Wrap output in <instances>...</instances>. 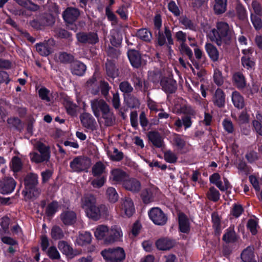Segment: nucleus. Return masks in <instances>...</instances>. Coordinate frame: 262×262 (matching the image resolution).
Wrapping results in <instances>:
<instances>
[{
    "mask_svg": "<svg viewBox=\"0 0 262 262\" xmlns=\"http://www.w3.org/2000/svg\"><path fill=\"white\" fill-rule=\"evenodd\" d=\"M91 105L95 117H101L106 126H113L115 123L116 117L110 105L102 99H94L91 101Z\"/></svg>",
    "mask_w": 262,
    "mask_h": 262,
    "instance_id": "1",
    "label": "nucleus"
},
{
    "mask_svg": "<svg viewBox=\"0 0 262 262\" xmlns=\"http://www.w3.org/2000/svg\"><path fill=\"white\" fill-rule=\"evenodd\" d=\"M216 29H212L208 34L210 40L218 46L222 45L223 43L229 44L232 38V34L228 24L221 21L216 24Z\"/></svg>",
    "mask_w": 262,
    "mask_h": 262,
    "instance_id": "2",
    "label": "nucleus"
},
{
    "mask_svg": "<svg viewBox=\"0 0 262 262\" xmlns=\"http://www.w3.org/2000/svg\"><path fill=\"white\" fill-rule=\"evenodd\" d=\"M101 254L106 262H123L126 256L124 249L119 247L104 249Z\"/></svg>",
    "mask_w": 262,
    "mask_h": 262,
    "instance_id": "3",
    "label": "nucleus"
},
{
    "mask_svg": "<svg viewBox=\"0 0 262 262\" xmlns=\"http://www.w3.org/2000/svg\"><path fill=\"white\" fill-rule=\"evenodd\" d=\"M85 213L88 217L97 221L102 216L107 217L109 215V207L104 204L98 206L95 204L90 208H86Z\"/></svg>",
    "mask_w": 262,
    "mask_h": 262,
    "instance_id": "4",
    "label": "nucleus"
},
{
    "mask_svg": "<svg viewBox=\"0 0 262 262\" xmlns=\"http://www.w3.org/2000/svg\"><path fill=\"white\" fill-rule=\"evenodd\" d=\"M91 165V160L88 157L83 156L75 158L70 164L72 170L77 172L86 170Z\"/></svg>",
    "mask_w": 262,
    "mask_h": 262,
    "instance_id": "5",
    "label": "nucleus"
},
{
    "mask_svg": "<svg viewBox=\"0 0 262 262\" xmlns=\"http://www.w3.org/2000/svg\"><path fill=\"white\" fill-rule=\"evenodd\" d=\"M148 214L150 219L156 225L162 226L167 222L166 215L159 208H152L149 211Z\"/></svg>",
    "mask_w": 262,
    "mask_h": 262,
    "instance_id": "6",
    "label": "nucleus"
},
{
    "mask_svg": "<svg viewBox=\"0 0 262 262\" xmlns=\"http://www.w3.org/2000/svg\"><path fill=\"white\" fill-rule=\"evenodd\" d=\"M155 33L157 36V38L158 44L160 46H163L166 43V38L167 39V43L168 45L173 44L171 31L168 26H164V32L159 30L158 32L156 31Z\"/></svg>",
    "mask_w": 262,
    "mask_h": 262,
    "instance_id": "7",
    "label": "nucleus"
},
{
    "mask_svg": "<svg viewBox=\"0 0 262 262\" xmlns=\"http://www.w3.org/2000/svg\"><path fill=\"white\" fill-rule=\"evenodd\" d=\"M76 38L79 42L84 44H95L99 40L98 35L95 32H79L76 34Z\"/></svg>",
    "mask_w": 262,
    "mask_h": 262,
    "instance_id": "8",
    "label": "nucleus"
},
{
    "mask_svg": "<svg viewBox=\"0 0 262 262\" xmlns=\"http://www.w3.org/2000/svg\"><path fill=\"white\" fill-rule=\"evenodd\" d=\"M122 236V232L120 227L114 225L108 228V232L106 238H105L106 243H113L116 242L120 241Z\"/></svg>",
    "mask_w": 262,
    "mask_h": 262,
    "instance_id": "9",
    "label": "nucleus"
},
{
    "mask_svg": "<svg viewBox=\"0 0 262 262\" xmlns=\"http://www.w3.org/2000/svg\"><path fill=\"white\" fill-rule=\"evenodd\" d=\"M80 15L79 10L75 8L68 7L63 12L64 20L68 24H73Z\"/></svg>",
    "mask_w": 262,
    "mask_h": 262,
    "instance_id": "10",
    "label": "nucleus"
},
{
    "mask_svg": "<svg viewBox=\"0 0 262 262\" xmlns=\"http://www.w3.org/2000/svg\"><path fill=\"white\" fill-rule=\"evenodd\" d=\"M54 45V40L50 39L47 41L36 44V49L40 55L46 56L52 52V47Z\"/></svg>",
    "mask_w": 262,
    "mask_h": 262,
    "instance_id": "11",
    "label": "nucleus"
},
{
    "mask_svg": "<svg viewBox=\"0 0 262 262\" xmlns=\"http://www.w3.org/2000/svg\"><path fill=\"white\" fill-rule=\"evenodd\" d=\"M60 219L65 225H72L76 222L77 215L73 210H66L61 213Z\"/></svg>",
    "mask_w": 262,
    "mask_h": 262,
    "instance_id": "12",
    "label": "nucleus"
},
{
    "mask_svg": "<svg viewBox=\"0 0 262 262\" xmlns=\"http://www.w3.org/2000/svg\"><path fill=\"white\" fill-rule=\"evenodd\" d=\"M16 186V182L13 178L4 179L0 183V192L3 194L12 192Z\"/></svg>",
    "mask_w": 262,
    "mask_h": 262,
    "instance_id": "13",
    "label": "nucleus"
},
{
    "mask_svg": "<svg viewBox=\"0 0 262 262\" xmlns=\"http://www.w3.org/2000/svg\"><path fill=\"white\" fill-rule=\"evenodd\" d=\"M123 187L126 190L134 193L138 192L141 189L140 182L134 178H127L122 183Z\"/></svg>",
    "mask_w": 262,
    "mask_h": 262,
    "instance_id": "14",
    "label": "nucleus"
},
{
    "mask_svg": "<svg viewBox=\"0 0 262 262\" xmlns=\"http://www.w3.org/2000/svg\"><path fill=\"white\" fill-rule=\"evenodd\" d=\"M160 84L163 90L167 93H173L177 89L176 81L171 78L164 77L161 79Z\"/></svg>",
    "mask_w": 262,
    "mask_h": 262,
    "instance_id": "15",
    "label": "nucleus"
},
{
    "mask_svg": "<svg viewBox=\"0 0 262 262\" xmlns=\"http://www.w3.org/2000/svg\"><path fill=\"white\" fill-rule=\"evenodd\" d=\"M121 209L124 211L127 217H130L135 212V207L132 200L127 196H125L121 201Z\"/></svg>",
    "mask_w": 262,
    "mask_h": 262,
    "instance_id": "16",
    "label": "nucleus"
},
{
    "mask_svg": "<svg viewBox=\"0 0 262 262\" xmlns=\"http://www.w3.org/2000/svg\"><path fill=\"white\" fill-rule=\"evenodd\" d=\"M58 247L60 251L70 258H72L81 253L77 250H74L67 242L63 241L59 242Z\"/></svg>",
    "mask_w": 262,
    "mask_h": 262,
    "instance_id": "17",
    "label": "nucleus"
},
{
    "mask_svg": "<svg viewBox=\"0 0 262 262\" xmlns=\"http://www.w3.org/2000/svg\"><path fill=\"white\" fill-rule=\"evenodd\" d=\"M175 245L173 240L164 237L161 238L156 242L157 248L160 250L166 251L171 249Z\"/></svg>",
    "mask_w": 262,
    "mask_h": 262,
    "instance_id": "18",
    "label": "nucleus"
},
{
    "mask_svg": "<svg viewBox=\"0 0 262 262\" xmlns=\"http://www.w3.org/2000/svg\"><path fill=\"white\" fill-rule=\"evenodd\" d=\"M127 55L130 63L134 67L138 68L141 66V57L138 51L135 50H129Z\"/></svg>",
    "mask_w": 262,
    "mask_h": 262,
    "instance_id": "19",
    "label": "nucleus"
},
{
    "mask_svg": "<svg viewBox=\"0 0 262 262\" xmlns=\"http://www.w3.org/2000/svg\"><path fill=\"white\" fill-rule=\"evenodd\" d=\"M80 120L83 126L93 130L95 128L96 122L92 115L89 113H83L80 115Z\"/></svg>",
    "mask_w": 262,
    "mask_h": 262,
    "instance_id": "20",
    "label": "nucleus"
},
{
    "mask_svg": "<svg viewBox=\"0 0 262 262\" xmlns=\"http://www.w3.org/2000/svg\"><path fill=\"white\" fill-rule=\"evenodd\" d=\"M96 204V198L92 194H86L81 199V206L85 210Z\"/></svg>",
    "mask_w": 262,
    "mask_h": 262,
    "instance_id": "21",
    "label": "nucleus"
},
{
    "mask_svg": "<svg viewBox=\"0 0 262 262\" xmlns=\"http://www.w3.org/2000/svg\"><path fill=\"white\" fill-rule=\"evenodd\" d=\"M227 0H214L213 11L216 15L224 13L227 10Z\"/></svg>",
    "mask_w": 262,
    "mask_h": 262,
    "instance_id": "22",
    "label": "nucleus"
},
{
    "mask_svg": "<svg viewBox=\"0 0 262 262\" xmlns=\"http://www.w3.org/2000/svg\"><path fill=\"white\" fill-rule=\"evenodd\" d=\"M148 137L149 141L156 147L160 148L163 146V141L162 138L158 132H149L148 133Z\"/></svg>",
    "mask_w": 262,
    "mask_h": 262,
    "instance_id": "23",
    "label": "nucleus"
},
{
    "mask_svg": "<svg viewBox=\"0 0 262 262\" xmlns=\"http://www.w3.org/2000/svg\"><path fill=\"white\" fill-rule=\"evenodd\" d=\"M37 176L34 173L28 174L24 179V184L26 189H33L38 184Z\"/></svg>",
    "mask_w": 262,
    "mask_h": 262,
    "instance_id": "24",
    "label": "nucleus"
},
{
    "mask_svg": "<svg viewBox=\"0 0 262 262\" xmlns=\"http://www.w3.org/2000/svg\"><path fill=\"white\" fill-rule=\"evenodd\" d=\"M126 173L120 169H115L111 171V179L116 182H124L127 178Z\"/></svg>",
    "mask_w": 262,
    "mask_h": 262,
    "instance_id": "25",
    "label": "nucleus"
},
{
    "mask_svg": "<svg viewBox=\"0 0 262 262\" xmlns=\"http://www.w3.org/2000/svg\"><path fill=\"white\" fill-rule=\"evenodd\" d=\"M85 86L86 88L91 91L94 95L98 94L99 92V84L97 81L95 74L90 78L86 82Z\"/></svg>",
    "mask_w": 262,
    "mask_h": 262,
    "instance_id": "26",
    "label": "nucleus"
},
{
    "mask_svg": "<svg viewBox=\"0 0 262 262\" xmlns=\"http://www.w3.org/2000/svg\"><path fill=\"white\" fill-rule=\"evenodd\" d=\"M109 227L104 225H100L98 226L94 232V235L97 239L101 240L104 239L105 242V238H106Z\"/></svg>",
    "mask_w": 262,
    "mask_h": 262,
    "instance_id": "27",
    "label": "nucleus"
},
{
    "mask_svg": "<svg viewBox=\"0 0 262 262\" xmlns=\"http://www.w3.org/2000/svg\"><path fill=\"white\" fill-rule=\"evenodd\" d=\"M212 101L214 104L219 107L224 106L225 97L224 93L222 90L218 89L216 90L213 97Z\"/></svg>",
    "mask_w": 262,
    "mask_h": 262,
    "instance_id": "28",
    "label": "nucleus"
},
{
    "mask_svg": "<svg viewBox=\"0 0 262 262\" xmlns=\"http://www.w3.org/2000/svg\"><path fill=\"white\" fill-rule=\"evenodd\" d=\"M105 69L108 76L114 78L118 76L119 72L115 67V64L111 60H107L105 63Z\"/></svg>",
    "mask_w": 262,
    "mask_h": 262,
    "instance_id": "29",
    "label": "nucleus"
},
{
    "mask_svg": "<svg viewBox=\"0 0 262 262\" xmlns=\"http://www.w3.org/2000/svg\"><path fill=\"white\" fill-rule=\"evenodd\" d=\"M205 48L211 59L214 61H217L219 59L220 54L217 48L211 43L206 44Z\"/></svg>",
    "mask_w": 262,
    "mask_h": 262,
    "instance_id": "30",
    "label": "nucleus"
},
{
    "mask_svg": "<svg viewBox=\"0 0 262 262\" xmlns=\"http://www.w3.org/2000/svg\"><path fill=\"white\" fill-rule=\"evenodd\" d=\"M241 256L242 262H256L254 258L253 247H247L242 252Z\"/></svg>",
    "mask_w": 262,
    "mask_h": 262,
    "instance_id": "31",
    "label": "nucleus"
},
{
    "mask_svg": "<svg viewBox=\"0 0 262 262\" xmlns=\"http://www.w3.org/2000/svg\"><path fill=\"white\" fill-rule=\"evenodd\" d=\"M179 224L180 231L183 233H187L190 230L189 221L183 213L179 215Z\"/></svg>",
    "mask_w": 262,
    "mask_h": 262,
    "instance_id": "32",
    "label": "nucleus"
},
{
    "mask_svg": "<svg viewBox=\"0 0 262 262\" xmlns=\"http://www.w3.org/2000/svg\"><path fill=\"white\" fill-rule=\"evenodd\" d=\"M71 70L73 74L81 76L86 70V66L82 62L76 61L71 64Z\"/></svg>",
    "mask_w": 262,
    "mask_h": 262,
    "instance_id": "33",
    "label": "nucleus"
},
{
    "mask_svg": "<svg viewBox=\"0 0 262 262\" xmlns=\"http://www.w3.org/2000/svg\"><path fill=\"white\" fill-rule=\"evenodd\" d=\"M155 190L152 188H146L141 193V198L145 204H148L154 201Z\"/></svg>",
    "mask_w": 262,
    "mask_h": 262,
    "instance_id": "34",
    "label": "nucleus"
},
{
    "mask_svg": "<svg viewBox=\"0 0 262 262\" xmlns=\"http://www.w3.org/2000/svg\"><path fill=\"white\" fill-rule=\"evenodd\" d=\"M238 239V236L233 228H229L223 237V240L226 243H234Z\"/></svg>",
    "mask_w": 262,
    "mask_h": 262,
    "instance_id": "35",
    "label": "nucleus"
},
{
    "mask_svg": "<svg viewBox=\"0 0 262 262\" xmlns=\"http://www.w3.org/2000/svg\"><path fill=\"white\" fill-rule=\"evenodd\" d=\"M232 100L234 105L238 108H242L245 105L243 97L237 92L232 93Z\"/></svg>",
    "mask_w": 262,
    "mask_h": 262,
    "instance_id": "36",
    "label": "nucleus"
},
{
    "mask_svg": "<svg viewBox=\"0 0 262 262\" xmlns=\"http://www.w3.org/2000/svg\"><path fill=\"white\" fill-rule=\"evenodd\" d=\"M105 194L107 199L111 203H114L118 200V194L116 189L112 187H110L106 189Z\"/></svg>",
    "mask_w": 262,
    "mask_h": 262,
    "instance_id": "37",
    "label": "nucleus"
},
{
    "mask_svg": "<svg viewBox=\"0 0 262 262\" xmlns=\"http://www.w3.org/2000/svg\"><path fill=\"white\" fill-rule=\"evenodd\" d=\"M58 61L63 63H70L74 60V56L67 52H60L56 55Z\"/></svg>",
    "mask_w": 262,
    "mask_h": 262,
    "instance_id": "38",
    "label": "nucleus"
},
{
    "mask_svg": "<svg viewBox=\"0 0 262 262\" xmlns=\"http://www.w3.org/2000/svg\"><path fill=\"white\" fill-rule=\"evenodd\" d=\"M137 36L140 39L147 42L150 41L152 38L151 32L147 29L139 30L137 33Z\"/></svg>",
    "mask_w": 262,
    "mask_h": 262,
    "instance_id": "39",
    "label": "nucleus"
},
{
    "mask_svg": "<svg viewBox=\"0 0 262 262\" xmlns=\"http://www.w3.org/2000/svg\"><path fill=\"white\" fill-rule=\"evenodd\" d=\"M41 24L44 26H51L55 23L54 17L50 14H45L39 17Z\"/></svg>",
    "mask_w": 262,
    "mask_h": 262,
    "instance_id": "40",
    "label": "nucleus"
},
{
    "mask_svg": "<svg viewBox=\"0 0 262 262\" xmlns=\"http://www.w3.org/2000/svg\"><path fill=\"white\" fill-rule=\"evenodd\" d=\"M76 242L79 245L81 246L90 244L91 242V234L87 232L83 234H80L77 238Z\"/></svg>",
    "mask_w": 262,
    "mask_h": 262,
    "instance_id": "41",
    "label": "nucleus"
},
{
    "mask_svg": "<svg viewBox=\"0 0 262 262\" xmlns=\"http://www.w3.org/2000/svg\"><path fill=\"white\" fill-rule=\"evenodd\" d=\"M51 234L52 238L55 240L60 239L64 237V233L60 227L54 226L51 229Z\"/></svg>",
    "mask_w": 262,
    "mask_h": 262,
    "instance_id": "42",
    "label": "nucleus"
},
{
    "mask_svg": "<svg viewBox=\"0 0 262 262\" xmlns=\"http://www.w3.org/2000/svg\"><path fill=\"white\" fill-rule=\"evenodd\" d=\"M30 158L33 162L37 163L47 161L49 159L46 155L38 154L36 152L30 154Z\"/></svg>",
    "mask_w": 262,
    "mask_h": 262,
    "instance_id": "43",
    "label": "nucleus"
},
{
    "mask_svg": "<svg viewBox=\"0 0 262 262\" xmlns=\"http://www.w3.org/2000/svg\"><path fill=\"white\" fill-rule=\"evenodd\" d=\"M35 147L41 155H46L48 158H50V149L49 147L40 142H37L35 144Z\"/></svg>",
    "mask_w": 262,
    "mask_h": 262,
    "instance_id": "44",
    "label": "nucleus"
},
{
    "mask_svg": "<svg viewBox=\"0 0 262 262\" xmlns=\"http://www.w3.org/2000/svg\"><path fill=\"white\" fill-rule=\"evenodd\" d=\"M234 82L238 88H243L245 86V80L243 75L241 73H236L233 76Z\"/></svg>",
    "mask_w": 262,
    "mask_h": 262,
    "instance_id": "45",
    "label": "nucleus"
},
{
    "mask_svg": "<svg viewBox=\"0 0 262 262\" xmlns=\"http://www.w3.org/2000/svg\"><path fill=\"white\" fill-rule=\"evenodd\" d=\"M22 167L21 160L17 157H14L12 159L11 167L14 172L19 171Z\"/></svg>",
    "mask_w": 262,
    "mask_h": 262,
    "instance_id": "46",
    "label": "nucleus"
},
{
    "mask_svg": "<svg viewBox=\"0 0 262 262\" xmlns=\"http://www.w3.org/2000/svg\"><path fill=\"white\" fill-rule=\"evenodd\" d=\"M105 166L101 162L96 163L92 168V173L94 176L101 174L104 170Z\"/></svg>",
    "mask_w": 262,
    "mask_h": 262,
    "instance_id": "47",
    "label": "nucleus"
},
{
    "mask_svg": "<svg viewBox=\"0 0 262 262\" xmlns=\"http://www.w3.org/2000/svg\"><path fill=\"white\" fill-rule=\"evenodd\" d=\"M208 198L209 200L214 202L217 201L220 199V193L214 187L210 188L207 193Z\"/></svg>",
    "mask_w": 262,
    "mask_h": 262,
    "instance_id": "48",
    "label": "nucleus"
},
{
    "mask_svg": "<svg viewBox=\"0 0 262 262\" xmlns=\"http://www.w3.org/2000/svg\"><path fill=\"white\" fill-rule=\"evenodd\" d=\"M58 203L53 202L49 204L46 209V213L48 216H52L57 210Z\"/></svg>",
    "mask_w": 262,
    "mask_h": 262,
    "instance_id": "49",
    "label": "nucleus"
},
{
    "mask_svg": "<svg viewBox=\"0 0 262 262\" xmlns=\"http://www.w3.org/2000/svg\"><path fill=\"white\" fill-rule=\"evenodd\" d=\"M180 23L184 25L186 28L190 30H195V25L192 21L186 16H182L180 19Z\"/></svg>",
    "mask_w": 262,
    "mask_h": 262,
    "instance_id": "50",
    "label": "nucleus"
},
{
    "mask_svg": "<svg viewBox=\"0 0 262 262\" xmlns=\"http://www.w3.org/2000/svg\"><path fill=\"white\" fill-rule=\"evenodd\" d=\"M119 89L124 93H130L133 91V88L127 81L121 82L119 84Z\"/></svg>",
    "mask_w": 262,
    "mask_h": 262,
    "instance_id": "51",
    "label": "nucleus"
},
{
    "mask_svg": "<svg viewBox=\"0 0 262 262\" xmlns=\"http://www.w3.org/2000/svg\"><path fill=\"white\" fill-rule=\"evenodd\" d=\"M8 123L17 129H21L23 126L20 120L17 117L9 118L7 120Z\"/></svg>",
    "mask_w": 262,
    "mask_h": 262,
    "instance_id": "52",
    "label": "nucleus"
},
{
    "mask_svg": "<svg viewBox=\"0 0 262 262\" xmlns=\"http://www.w3.org/2000/svg\"><path fill=\"white\" fill-rule=\"evenodd\" d=\"M165 160L169 163H173L177 161V157L174 153L170 150L165 152L164 155Z\"/></svg>",
    "mask_w": 262,
    "mask_h": 262,
    "instance_id": "53",
    "label": "nucleus"
},
{
    "mask_svg": "<svg viewBox=\"0 0 262 262\" xmlns=\"http://www.w3.org/2000/svg\"><path fill=\"white\" fill-rule=\"evenodd\" d=\"M247 227L252 233V234L255 235L257 232V222L254 219H250L247 223Z\"/></svg>",
    "mask_w": 262,
    "mask_h": 262,
    "instance_id": "54",
    "label": "nucleus"
},
{
    "mask_svg": "<svg viewBox=\"0 0 262 262\" xmlns=\"http://www.w3.org/2000/svg\"><path fill=\"white\" fill-rule=\"evenodd\" d=\"M100 87L101 94L106 98L108 94V92L110 89L108 83L104 81H101L99 84V88Z\"/></svg>",
    "mask_w": 262,
    "mask_h": 262,
    "instance_id": "55",
    "label": "nucleus"
},
{
    "mask_svg": "<svg viewBox=\"0 0 262 262\" xmlns=\"http://www.w3.org/2000/svg\"><path fill=\"white\" fill-rule=\"evenodd\" d=\"M50 91L45 88H42L38 91V95L39 97L43 100H45L47 102H50L51 101L50 98L49 97Z\"/></svg>",
    "mask_w": 262,
    "mask_h": 262,
    "instance_id": "56",
    "label": "nucleus"
},
{
    "mask_svg": "<svg viewBox=\"0 0 262 262\" xmlns=\"http://www.w3.org/2000/svg\"><path fill=\"white\" fill-rule=\"evenodd\" d=\"M126 102L127 106L130 108L136 107L140 104L138 99L134 96H129L127 98Z\"/></svg>",
    "mask_w": 262,
    "mask_h": 262,
    "instance_id": "57",
    "label": "nucleus"
},
{
    "mask_svg": "<svg viewBox=\"0 0 262 262\" xmlns=\"http://www.w3.org/2000/svg\"><path fill=\"white\" fill-rule=\"evenodd\" d=\"M122 40V37L118 32L114 33L111 36L110 41L112 45L117 46L119 45Z\"/></svg>",
    "mask_w": 262,
    "mask_h": 262,
    "instance_id": "58",
    "label": "nucleus"
},
{
    "mask_svg": "<svg viewBox=\"0 0 262 262\" xmlns=\"http://www.w3.org/2000/svg\"><path fill=\"white\" fill-rule=\"evenodd\" d=\"M214 82L218 85H221L223 83V77L220 71L216 69L214 71L213 76Z\"/></svg>",
    "mask_w": 262,
    "mask_h": 262,
    "instance_id": "59",
    "label": "nucleus"
},
{
    "mask_svg": "<svg viewBox=\"0 0 262 262\" xmlns=\"http://www.w3.org/2000/svg\"><path fill=\"white\" fill-rule=\"evenodd\" d=\"M48 256L53 259H57L60 258V255L56 247L52 246L48 251Z\"/></svg>",
    "mask_w": 262,
    "mask_h": 262,
    "instance_id": "60",
    "label": "nucleus"
},
{
    "mask_svg": "<svg viewBox=\"0 0 262 262\" xmlns=\"http://www.w3.org/2000/svg\"><path fill=\"white\" fill-rule=\"evenodd\" d=\"M132 80L135 89L137 91H142L143 81L141 78L134 75Z\"/></svg>",
    "mask_w": 262,
    "mask_h": 262,
    "instance_id": "61",
    "label": "nucleus"
},
{
    "mask_svg": "<svg viewBox=\"0 0 262 262\" xmlns=\"http://www.w3.org/2000/svg\"><path fill=\"white\" fill-rule=\"evenodd\" d=\"M245 158L247 161L251 163L258 159L257 153L254 150H251L248 152L245 155Z\"/></svg>",
    "mask_w": 262,
    "mask_h": 262,
    "instance_id": "62",
    "label": "nucleus"
},
{
    "mask_svg": "<svg viewBox=\"0 0 262 262\" xmlns=\"http://www.w3.org/2000/svg\"><path fill=\"white\" fill-rule=\"evenodd\" d=\"M169 10L171 12L176 16H179L180 15V11L173 1H171L168 5Z\"/></svg>",
    "mask_w": 262,
    "mask_h": 262,
    "instance_id": "63",
    "label": "nucleus"
},
{
    "mask_svg": "<svg viewBox=\"0 0 262 262\" xmlns=\"http://www.w3.org/2000/svg\"><path fill=\"white\" fill-rule=\"evenodd\" d=\"M251 18L254 28L256 30H259L261 29V28L262 27V23L261 19L259 17L253 14H251Z\"/></svg>",
    "mask_w": 262,
    "mask_h": 262,
    "instance_id": "64",
    "label": "nucleus"
}]
</instances>
